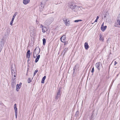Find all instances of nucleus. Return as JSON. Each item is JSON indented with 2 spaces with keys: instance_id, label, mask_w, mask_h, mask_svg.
<instances>
[{
  "instance_id": "1",
  "label": "nucleus",
  "mask_w": 120,
  "mask_h": 120,
  "mask_svg": "<svg viewBox=\"0 0 120 120\" xmlns=\"http://www.w3.org/2000/svg\"><path fill=\"white\" fill-rule=\"evenodd\" d=\"M40 49L39 48L36 47L34 49V53L33 56L34 58H35L37 56L39 53L40 52Z\"/></svg>"
},
{
  "instance_id": "2",
  "label": "nucleus",
  "mask_w": 120,
  "mask_h": 120,
  "mask_svg": "<svg viewBox=\"0 0 120 120\" xmlns=\"http://www.w3.org/2000/svg\"><path fill=\"white\" fill-rule=\"evenodd\" d=\"M30 33L31 36L32 37H34L36 35V29L33 27H30Z\"/></svg>"
},
{
  "instance_id": "3",
  "label": "nucleus",
  "mask_w": 120,
  "mask_h": 120,
  "mask_svg": "<svg viewBox=\"0 0 120 120\" xmlns=\"http://www.w3.org/2000/svg\"><path fill=\"white\" fill-rule=\"evenodd\" d=\"M54 18L52 17L49 18L47 19L45 22L46 25L50 24L54 20Z\"/></svg>"
},
{
  "instance_id": "4",
  "label": "nucleus",
  "mask_w": 120,
  "mask_h": 120,
  "mask_svg": "<svg viewBox=\"0 0 120 120\" xmlns=\"http://www.w3.org/2000/svg\"><path fill=\"white\" fill-rule=\"evenodd\" d=\"M11 72L12 75L15 77V75L16 74V71L15 68H11Z\"/></svg>"
},
{
  "instance_id": "5",
  "label": "nucleus",
  "mask_w": 120,
  "mask_h": 120,
  "mask_svg": "<svg viewBox=\"0 0 120 120\" xmlns=\"http://www.w3.org/2000/svg\"><path fill=\"white\" fill-rule=\"evenodd\" d=\"M61 90L59 89L57 93V96L55 98L56 99H58L60 95Z\"/></svg>"
},
{
  "instance_id": "6",
  "label": "nucleus",
  "mask_w": 120,
  "mask_h": 120,
  "mask_svg": "<svg viewBox=\"0 0 120 120\" xmlns=\"http://www.w3.org/2000/svg\"><path fill=\"white\" fill-rule=\"evenodd\" d=\"M41 26L40 27L42 28V31L43 33H44L47 31V29L46 27H44L42 25H41Z\"/></svg>"
},
{
  "instance_id": "7",
  "label": "nucleus",
  "mask_w": 120,
  "mask_h": 120,
  "mask_svg": "<svg viewBox=\"0 0 120 120\" xmlns=\"http://www.w3.org/2000/svg\"><path fill=\"white\" fill-rule=\"evenodd\" d=\"M77 6L73 4H71L69 5V7L70 8L73 9H75Z\"/></svg>"
},
{
  "instance_id": "8",
  "label": "nucleus",
  "mask_w": 120,
  "mask_h": 120,
  "mask_svg": "<svg viewBox=\"0 0 120 120\" xmlns=\"http://www.w3.org/2000/svg\"><path fill=\"white\" fill-rule=\"evenodd\" d=\"M66 38V36L65 35H63L60 38L61 41L63 42L64 43L65 42Z\"/></svg>"
},
{
  "instance_id": "9",
  "label": "nucleus",
  "mask_w": 120,
  "mask_h": 120,
  "mask_svg": "<svg viewBox=\"0 0 120 120\" xmlns=\"http://www.w3.org/2000/svg\"><path fill=\"white\" fill-rule=\"evenodd\" d=\"M22 83H20L19 84H17L16 86V90L17 91H19V89L21 87Z\"/></svg>"
},
{
  "instance_id": "10",
  "label": "nucleus",
  "mask_w": 120,
  "mask_h": 120,
  "mask_svg": "<svg viewBox=\"0 0 120 120\" xmlns=\"http://www.w3.org/2000/svg\"><path fill=\"white\" fill-rule=\"evenodd\" d=\"M4 44V39H2L0 42V47L3 48Z\"/></svg>"
},
{
  "instance_id": "11",
  "label": "nucleus",
  "mask_w": 120,
  "mask_h": 120,
  "mask_svg": "<svg viewBox=\"0 0 120 120\" xmlns=\"http://www.w3.org/2000/svg\"><path fill=\"white\" fill-rule=\"evenodd\" d=\"M102 66V64L100 62L97 63L95 64V66L96 68L101 67Z\"/></svg>"
},
{
  "instance_id": "12",
  "label": "nucleus",
  "mask_w": 120,
  "mask_h": 120,
  "mask_svg": "<svg viewBox=\"0 0 120 120\" xmlns=\"http://www.w3.org/2000/svg\"><path fill=\"white\" fill-rule=\"evenodd\" d=\"M30 0H23V3L25 5H26L29 3L30 2Z\"/></svg>"
},
{
  "instance_id": "13",
  "label": "nucleus",
  "mask_w": 120,
  "mask_h": 120,
  "mask_svg": "<svg viewBox=\"0 0 120 120\" xmlns=\"http://www.w3.org/2000/svg\"><path fill=\"white\" fill-rule=\"evenodd\" d=\"M64 22H65L66 25L67 26H69L70 24V22L69 20H68V21L66 19L65 20H64Z\"/></svg>"
},
{
  "instance_id": "14",
  "label": "nucleus",
  "mask_w": 120,
  "mask_h": 120,
  "mask_svg": "<svg viewBox=\"0 0 120 120\" xmlns=\"http://www.w3.org/2000/svg\"><path fill=\"white\" fill-rule=\"evenodd\" d=\"M16 84V81H14L12 80V83H11V85L12 86L14 87L15 85Z\"/></svg>"
},
{
  "instance_id": "15",
  "label": "nucleus",
  "mask_w": 120,
  "mask_h": 120,
  "mask_svg": "<svg viewBox=\"0 0 120 120\" xmlns=\"http://www.w3.org/2000/svg\"><path fill=\"white\" fill-rule=\"evenodd\" d=\"M30 50H28L26 53V57L27 58L30 57Z\"/></svg>"
},
{
  "instance_id": "16",
  "label": "nucleus",
  "mask_w": 120,
  "mask_h": 120,
  "mask_svg": "<svg viewBox=\"0 0 120 120\" xmlns=\"http://www.w3.org/2000/svg\"><path fill=\"white\" fill-rule=\"evenodd\" d=\"M117 20L120 26V14L118 16Z\"/></svg>"
},
{
  "instance_id": "17",
  "label": "nucleus",
  "mask_w": 120,
  "mask_h": 120,
  "mask_svg": "<svg viewBox=\"0 0 120 120\" xmlns=\"http://www.w3.org/2000/svg\"><path fill=\"white\" fill-rule=\"evenodd\" d=\"M84 47L86 49H87L89 48V45L87 43L85 42L84 44Z\"/></svg>"
},
{
  "instance_id": "18",
  "label": "nucleus",
  "mask_w": 120,
  "mask_h": 120,
  "mask_svg": "<svg viewBox=\"0 0 120 120\" xmlns=\"http://www.w3.org/2000/svg\"><path fill=\"white\" fill-rule=\"evenodd\" d=\"M107 28V26H104L101 27V30L103 31H104Z\"/></svg>"
},
{
  "instance_id": "19",
  "label": "nucleus",
  "mask_w": 120,
  "mask_h": 120,
  "mask_svg": "<svg viewBox=\"0 0 120 120\" xmlns=\"http://www.w3.org/2000/svg\"><path fill=\"white\" fill-rule=\"evenodd\" d=\"M14 109L15 110V112H17V109L16 107V104H15L14 105Z\"/></svg>"
},
{
  "instance_id": "20",
  "label": "nucleus",
  "mask_w": 120,
  "mask_h": 120,
  "mask_svg": "<svg viewBox=\"0 0 120 120\" xmlns=\"http://www.w3.org/2000/svg\"><path fill=\"white\" fill-rule=\"evenodd\" d=\"M104 39L103 37H102V35L100 34V40L102 41L104 40Z\"/></svg>"
},
{
  "instance_id": "21",
  "label": "nucleus",
  "mask_w": 120,
  "mask_h": 120,
  "mask_svg": "<svg viewBox=\"0 0 120 120\" xmlns=\"http://www.w3.org/2000/svg\"><path fill=\"white\" fill-rule=\"evenodd\" d=\"M40 55H38L37 56V58H36L35 60V62L36 63L37 62L38 60L40 57Z\"/></svg>"
},
{
  "instance_id": "22",
  "label": "nucleus",
  "mask_w": 120,
  "mask_h": 120,
  "mask_svg": "<svg viewBox=\"0 0 120 120\" xmlns=\"http://www.w3.org/2000/svg\"><path fill=\"white\" fill-rule=\"evenodd\" d=\"M46 78V76H44L42 78L41 81V83H44V80Z\"/></svg>"
},
{
  "instance_id": "23",
  "label": "nucleus",
  "mask_w": 120,
  "mask_h": 120,
  "mask_svg": "<svg viewBox=\"0 0 120 120\" xmlns=\"http://www.w3.org/2000/svg\"><path fill=\"white\" fill-rule=\"evenodd\" d=\"M42 40L43 41V45H45L46 43L45 39V38H44Z\"/></svg>"
},
{
  "instance_id": "24",
  "label": "nucleus",
  "mask_w": 120,
  "mask_h": 120,
  "mask_svg": "<svg viewBox=\"0 0 120 120\" xmlns=\"http://www.w3.org/2000/svg\"><path fill=\"white\" fill-rule=\"evenodd\" d=\"M9 32L8 31H7L5 33V35L6 36H8L9 35Z\"/></svg>"
},
{
  "instance_id": "25",
  "label": "nucleus",
  "mask_w": 120,
  "mask_h": 120,
  "mask_svg": "<svg viewBox=\"0 0 120 120\" xmlns=\"http://www.w3.org/2000/svg\"><path fill=\"white\" fill-rule=\"evenodd\" d=\"M82 21V20H77L74 21V22H79L81 21Z\"/></svg>"
},
{
  "instance_id": "26",
  "label": "nucleus",
  "mask_w": 120,
  "mask_h": 120,
  "mask_svg": "<svg viewBox=\"0 0 120 120\" xmlns=\"http://www.w3.org/2000/svg\"><path fill=\"white\" fill-rule=\"evenodd\" d=\"M38 70H36L34 72V76L35 75L36 73L38 72Z\"/></svg>"
},
{
  "instance_id": "27",
  "label": "nucleus",
  "mask_w": 120,
  "mask_h": 120,
  "mask_svg": "<svg viewBox=\"0 0 120 120\" xmlns=\"http://www.w3.org/2000/svg\"><path fill=\"white\" fill-rule=\"evenodd\" d=\"M99 18V17L98 16H97V18L95 21H94L95 22H97L98 19Z\"/></svg>"
},
{
  "instance_id": "28",
  "label": "nucleus",
  "mask_w": 120,
  "mask_h": 120,
  "mask_svg": "<svg viewBox=\"0 0 120 120\" xmlns=\"http://www.w3.org/2000/svg\"><path fill=\"white\" fill-rule=\"evenodd\" d=\"M31 81V80L30 79V78H29L28 80V83H30Z\"/></svg>"
},
{
  "instance_id": "29",
  "label": "nucleus",
  "mask_w": 120,
  "mask_h": 120,
  "mask_svg": "<svg viewBox=\"0 0 120 120\" xmlns=\"http://www.w3.org/2000/svg\"><path fill=\"white\" fill-rule=\"evenodd\" d=\"M40 6L41 7L43 8L44 6V4H43L41 2V4H40Z\"/></svg>"
},
{
  "instance_id": "30",
  "label": "nucleus",
  "mask_w": 120,
  "mask_h": 120,
  "mask_svg": "<svg viewBox=\"0 0 120 120\" xmlns=\"http://www.w3.org/2000/svg\"><path fill=\"white\" fill-rule=\"evenodd\" d=\"M14 77L12 79V81H16V79H15V77L14 76Z\"/></svg>"
},
{
  "instance_id": "31",
  "label": "nucleus",
  "mask_w": 120,
  "mask_h": 120,
  "mask_svg": "<svg viewBox=\"0 0 120 120\" xmlns=\"http://www.w3.org/2000/svg\"><path fill=\"white\" fill-rule=\"evenodd\" d=\"M17 12H15L14 14V15H13V16H14L15 17L17 15Z\"/></svg>"
},
{
  "instance_id": "32",
  "label": "nucleus",
  "mask_w": 120,
  "mask_h": 120,
  "mask_svg": "<svg viewBox=\"0 0 120 120\" xmlns=\"http://www.w3.org/2000/svg\"><path fill=\"white\" fill-rule=\"evenodd\" d=\"M13 21L11 20V22H10V25H11V26L12 25H13L12 24H13Z\"/></svg>"
},
{
  "instance_id": "33",
  "label": "nucleus",
  "mask_w": 120,
  "mask_h": 120,
  "mask_svg": "<svg viewBox=\"0 0 120 120\" xmlns=\"http://www.w3.org/2000/svg\"><path fill=\"white\" fill-rule=\"evenodd\" d=\"M15 116L16 117V118H17V112H15Z\"/></svg>"
},
{
  "instance_id": "34",
  "label": "nucleus",
  "mask_w": 120,
  "mask_h": 120,
  "mask_svg": "<svg viewBox=\"0 0 120 120\" xmlns=\"http://www.w3.org/2000/svg\"><path fill=\"white\" fill-rule=\"evenodd\" d=\"M15 17L14 16H13V17L12 19L11 20L13 21H14V19Z\"/></svg>"
},
{
  "instance_id": "35",
  "label": "nucleus",
  "mask_w": 120,
  "mask_h": 120,
  "mask_svg": "<svg viewBox=\"0 0 120 120\" xmlns=\"http://www.w3.org/2000/svg\"><path fill=\"white\" fill-rule=\"evenodd\" d=\"M94 68H93L92 69V70H91V72L92 73H93V72H94Z\"/></svg>"
},
{
  "instance_id": "36",
  "label": "nucleus",
  "mask_w": 120,
  "mask_h": 120,
  "mask_svg": "<svg viewBox=\"0 0 120 120\" xmlns=\"http://www.w3.org/2000/svg\"><path fill=\"white\" fill-rule=\"evenodd\" d=\"M3 48L0 47V52L2 50V49Z\"/></svg>"
},
{
  "instance_id": "37",
  "label": "nucleus",
  "mask_w": 120,
  "mask_h": 120,
  "mask_svg": "<svg viewBox=\"0 0 120 120\" xmlns=\"http://www.w3.org/2000/svg\"><path fill=\"white\" fill-rule=\"evenodd\" d=\"M104 22H103L102 24L101 25V27H102L103 26H104Z\"/></svg>"
},
{
  "instance_id": "38",
  "label": "nucleus",
  "mask_w": 120,
  "mask_h": 120,
  "mask_svg": "<svg viewBox=\"0 0 120 120\" xmlns=\"http://www.w3.org/2000/svg\"><path fill=\"white\" fill-rule=\"evenodd\" d=\"M116 64H117V63L116 62V61H115L114 62V65H115Z\"/></svg>"
},
{
  "instance_id": "39",
  "label": "nucleus",
  "mask_w": 120,
  "mask_h": 120,
  "mask_svg": "<svg viewBox=\"0 0 120 120\" xmlns=\"http://www.w3.org/2000/svg\"><path fill=\"white\" fill-rule=\"evenodd\" d=\"M105 18L106 17V15H105L104 17Z\"/></svg>"
},
{
  "instance_id": "40",
  "label": "nucleus",
  "mask_w": 120,
  "mask_h": 120,
  "mask_svg": "<svg viewBox=\"0 0 120 120\" xmlns=\"http://www.w3.org/2000/svg\"><path fill=\"white\" fill-rule=\"evenodd\" d=\"M67 43H66V42H65V43H64V45H66V44H67Z\"/></svg>"
},
{
  "instance_id": "41",
  "label": "nucleus",
  "mask_w": 120,
  "mask_h": 120,
  "mask_svg": "<svg viewBox=\"0 0 120 120\" xmlns=\"http://www.w3.org/2000/svg\"><path fill=\"white\" fill-rule=\"evenodd\" d=\"M73 70H75V69H74V68H73Z\"/></svg>"
},
{
  "instance_id": "42",
  "label": "nucleus",
  "mask_w": 120,
  "mask_h": 120,
  "mask_svg": "<svg viewBox=\"0 0 120 120\" xmlns=\"http://www.w3.org/2000/svg\"><path fill=\"white\" fill-rule=\"evenodd\" d=\"M98 70H99V68H98Z\"/></svg>"
},
{
  "instance_id": "43",
  "label": "nucleus",
  "mask_w": 120,
  "mask_h": 120,
  "mask_svg": "<svg viewBox=\"0 0 120 120\" xmlns=\"http://www.w3.org/2000/svg\"><path fill=\"white\" fill-rule=\"evenodd\" d=\"M66 49V50H67L68 49H67H67Z\"/></svg>"
},
{
  "instance_id": "44",
  "label": "nucleus",
  "mask_w": 120,
  "mask_h": 120,
  "mask_svg": "<svg viewBox=\"0 0 120 120\" xmlns=\"http://www.w3.org/2000/svg\"><path fill=\"white\" fill-rule=\"evenodd\" d=\"M76 67H78L77 65V66H76Z\"/></svg>"
}]
</instances>
